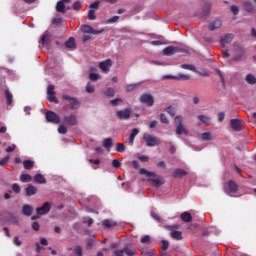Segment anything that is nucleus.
<instances>
[{"label":"nucleus","instance_id":"obj_1","mask_svg":"<svg viewBox=\"0 0 256 256\" xmlns=\"http://www.w3.org/2000/svg\"><path fill=\"white\" fill-rule=\"evenodd\" d=\"M139 174L146 175V177H151L147 181L152 183V185L154 187H161V185H165V180L163 178H161L160 176H157V174L155 172H149L145 168H140Z\"/></svg>","mask_w":256,"mask_h":256},{"label":"nucleus","instance_id":"obj_2","mask_svg":"<svg viewBox=\"0 0 256 256\" xmlns=\"http://www.w3.org/2000/svg\"><path fill=\"white\" fill-rule=\"evenodd\" d=\"M51 211V203L45 202L42 206L36 208V215L32 216V221L40 219L43 215H47Z\"/></svg>","mask_w":256,"mask_h":256},{"label":"nucleus","instance_id":"obj_3","mask_svg":"<svg viewBox=\"0 0 256 256\" xmlns=\"http://www.w3.org/2000/svg\"><path fill=\"white\" fill-rule=\"evenodd\" d=\"M174 125L176 127V135H189V131L183 125V116H176L174 118Z\"/></svg>","mask_w":256,"mask_h":256},{"label":"nucleus","instance_id":"obj_4","mask_svg":"<svg viewBox=\"0 0 256 256\" xmlns=\"http://www.w3.org/2000/svg\"><path fill=\"white\" fill-rule=\"evenodd\" d=\"M143 141H145L147 147H156L161 145V140L151 134H144Z\"/></svg>","mask_w":256,"mask_h":256},{"label":"nucleus","instance_id":"obj_5","mask_svg":"<svg viewBox=\"0 0 256 256\" xmlns=\"http://www.w3.org/2000/svg\"><path fill=\"white\" fill-rule=\"evenodd\" d=\"M45 117L48 123H53L54 125H59V123H61V117H59L58 114L53 111H47L45 113Z\"/></svg>","mask_w":256,"mask_h":256},{"label":"nucleus","instance_id":"obj_6","mask_svg":"<svg viewBox=\"0 0 256 256\" xmlns=\"http://www.w3.org/2000/svg\"><path fill=\"white\" fill-rule=\"evenodd\" d=\"M140 103H144L147 107H153L155 105V98L151 94H142L139 98Z\"/></svg>","mask_w":256,"mask_h":256},{"label":"nucleus","instance_id":"obj_7","mask_svg":"<svg viewBox=\"0 0 256 256\" xmlns=\"http://www.w3.org/2000/svg\"><path fill=\"white\" fill-rule=\"evenodd\" d=\"M163 81L167 80V79H174L175 81H189V79H191L190 75L187 74H178L176 76L173 75H165L162 77Z\"/></svg>","mask_w":256,"mask_h":256},{"label":"nucleus","instance_id":"obj_8","mask_svg":"<svg viewBox=\"0 0 256 256\" xmlns=\"http://www.w3.org/2000/svg\"><path fill=\"white\" fill-rule=\"evenodd\" d=\"M63 123L64 125H68L69 127H74V125H77V116H75V114L65 116L63 118Z\"/></svg>","mask_w":256,"mask_h":256},{"label":"nucleus","instance_id":"obj_9","mask_svg":"<svg viewBox=\"0 0 256 256\" xmlns=\"http://www.w3.org/2000/svg\"><path fill=\"white\" fill-rule=\"evenodd\" d=\"M117 119L127 120L131 117V109L126 108L124 110H119L116 112Z\"/></svg>","mask_w":256,"mask_h":256},{"label":"nucleus","instance_id":"obj_10","mask_svg":"<svg viewBox=\"0 0 256 256\" xmlns=\"http://www.w3.org/2000/svg\"><path fill=\"white\" fill-rule=\"evenodd\" d=\"M112 65L113 61H111V59H106L99 63V67L104 73H109Z\"/></svg>","mask_w":256,"mask_h":256},{"label":"nucleus","instance_id":"obj_11","mask_svg":"<svg viewBox=\"0 0 256 256\" xmlns=\"http://www.w3.org/2000/svg\"><path fill=\"white\" fill-rule=\"evenodd\" d=\"M81 29L83 33H90L92 35H100V33H103V31H105V29L95 30L89 25H83Z\"/></svg>","mask_w":256,"mask_h":256},{"label":"nucleus","instance_id":"obj_12","mask_svg":"<svg viewBox=\"0 0 256 256\" xmlns=\"http://www.w3.org/2000/svg\"><path fill=\"white\" fill-rule=\"evenodd\" d=\"M233 41V34L228 33L220 39V47H227Z\"/></svg>","mask_w":256,"mask_h":256},{"label":"nucleus","instance_id":"obj_13","mask_svg":"<svg viewBox=\"0 0 256 256\" xmlns=\"http://www.w3.org/2000/svg\"><path fill=\"white\" fill-rule=\"evenodd\" d=\"M237 191H239V186H237V184L233 182V180H230L228 182V189L226 190V193L228 195H231V193H237Z\"/></svg>","mask_w":256,"mask_h":256},{"label":"nucleus","instance_id":"obj_14","mask_svg":"<svg viewBox=\"0 0 256 256\" xmlns=\"http://www.w3.org/2000/svg\"><path fill=\"white\" fill-rule=\"evenodd\" d=\"M41 44L42 45H47L51 43V32L45 31L42 36H41Z\"/></svg>","mask_w":256,"mask_h":256},{"label":"nucleus","instance_id":"obj_15","mask_svg":"<svg viewBox=\"0 0 256 256\" xmlns=\"http://www.w3.org/2000/svg\"><path fill=\"white\" fill-rule=\"evenodd\" d=\"M193 217H195V214H191L190 212H183L180 216V219H182L184 223H191V221H193Z\"/></svg>","mask_w":256,"mask_h":256},{"label":"nucleus","instance_id":"obj_16","mask_svg":"<svg viewBox=\"0 0 256 256\" xmlns=\"http://www.w3.org/2000/svg\"><path fill=\"white\" fill-rule=\"evenodd\" d=\"M22 214L26 217H31L33 215V207L31 205H24L22 207Z\"/></svg>","mask_w":256,"mask_h":256},{"label":"nucleus","instance_id":"obj_17","mask_svg":"<svg viewBox=\"0 0 256 256\" xmlns=\"http://www.w3.org/2000/svg\"><path fill=\"white\" fill-rule=\"evenodd\" d=\"M230 125H231V127L234 131H241V129H242L241 128V121H239L238 119H232L230 121Z\"/></svg>","mask_w":256,"mask_h":256},{"label":"nucleus","instance_id":"obj_18","mask_svg":"<svg viewBox=\"0 0 256 256\" xmlns=\"http://www.w3.org/2000/svg\"><path fill=\"white\" fill-rule=\"evenodd\" d=\"M26 197H31L33 195L37 194V187L33 186V185H29L26 189Z\"/></svg>","mask_w":256,"mask_h":256},{"label":"nucleus","instance_id":"obj_19","mask_svg":"<svg viewBox=\"0 0 256 256\" xmlns=\"http://www.w3.org/2000/svg\"><path fill=\"white\" fill-rule=\"evenodd\" d=\"M222 25V22L220 19H216L213 22L210 23L209 25V30L210 31H215V29H219Z\"/></svg>","mask_w":256,"mask_h":256},{"label":"nucleus","instance_id":"obj_20","mask_svg":"<svg viewBox=\"0 0 256 256\" xmlns=\"http://www.w3.org/2000/svg\"><path fill=\"white\" fill-rule=\"evenodd\" d=\"M185 175H187V171L181 168H177L176 170H174L172 177L179 178V177H185Z\"/></svg>","mask_w":256,"mask_h":256},{"label":"nucleus","instance_id":"obj_21","mask_svg":"<svg viewBox=\"0 0 256 256\" xmlns=\"http://www.w3.org/2000/svg\"><path fill=\"white\" fill-rule=\"evenodd\" d=\"M34 181L35 183H39L40 185H45V183H47V179H45V176H43L42 174H36L34 176Z\"/></svg>","mask_w":256,"mask_h":256},{"label":"nucleus","instance_id":"obj_22","mask_svg":"<svg viewBox=\"0 0 256 256\" xmlns=\"http://www.w3.org/2000/svg\"><path fill=\"white\" fill-rule=\"evenodd\" d=\"M198 120L201 121L204 125H211V118L206 115H198Z\"/></svg>","mask_w":256,"mask_h":256},{"label":"nucleus","instance_id":"obj_23","mask_svg":"<svg viewBox=\"0 0 256 256\" xmlns=\"http://www.w3.org/2000/svg\"><path fill=\"white\" fill-rule=\"evenodd\" d=\"M56 11L58 13H66L67 9L65 8V3L63 1H58L56 4Z\"/></svg>","mask_w":256,"mask_h":256},{"label":"nucleus","instance_id":"obj_24","mask_svg":"<svg viewBox=\"0 0 256 256\" xmlns=\"http://www.w3.org/2000/svg\"><path fill=\"white\" fill-rule=\"evenodd\" d=\"M163 53L164 55H175V53H177V48L176 47H173V46H169V47H166L164 50H163Z\"/></svg>","mask_w":256,"mask_h":256},{"label":"nucleus","instance_id":"obj_25","mask_svg":"<svg viewBox=\"0 0 256 256\" xmlns=\"http://www.w3.org/2000/svg\"><path fill=\"white\" fill-rule=\"evenodd\" d=\"M103 147L107 149V151H111V147H113V139L111 138L104 139Z\"/></svg>","mask_w":256,"mask_h":256},{"label":"nucleus","instance_id":"obj_26","mask_svg":"<svg viewBox=\"0 0 256 256\" xmlns=\"http://www.w3.org/2000/svg\"><path fill=\"white\" fill-rule=\"evenodd\" d=\"M170 237H172V239H176V241H181V239H183L181 231L177 230L170 232Z\"/></svg>","mask_w":256,"mask_h":256},{"label":"nucleus","instance_id":"obj_27","mask_svg":"<svg viewBox=\"0 0 256 256\" xmlns=\"http://www.w3.org/2000/svg\"><path fill=\"white\" fill-rule=\"evenodd\" d=\"M137 135H139V129L134 128L129 136L130 145H133V143L135 141V137H137Z\"/></svg>","mask_w":256,"mask_h":256},{"label":"nucleus","instance_id":"obj_28","mask_svg":"<svg viewBox=\"0 0 256 256\" xmlns=\"http://www.w3.org/2000/svg\"><path fill=\"white\" fill-rule=\"evenodd\" d=\"M66 49H75V38H69L68 41L65 42Z\"/></svg>","mask_w":256,"mask_h":256},{"label":"nucleus","instance_id":"obj_29","mask_svg":"<svg viewBox=\"0 0 256 256\" xmlns=\"http://www.w3.org/2000/svg\"><path fill=\"white\" fill-rule=\"evenodd\" d=\"M69 103L72 111L79 109L80 103L79 100H77V98L74 97Z\"/></svg>","mask_w":256,"mask_h":256},{"label":"nucleus","instance_id":"obj_30","mask_svg":"<svg viewBox=\"0 0 256 256\" xmlns=\"http://www.w3.org/2000/svg\"><path fill=\"white\" fill-rule=\"evenodd\" d=\"M5 97L7 101V105H13V94L9 90H5Z\"/></svg>","mask_w":256,"mask_h":256},{"label":"nucleus","instance_id":"obj_31","mask_svg":"<svg viewBox=\"0 0 256 256\" xmlns=\"http://www.w3.org/2000/svg\"><path fill=\"white\" fill-rule=\"evenodd\" d=\"M245 81L248 82L249 85H256V77L253 74H248L245 77Z\"/></svg>","mask_w":256,"mask_h":256},{"label":"nucleus","instance_id":"obj_32","mask_svg":"<svg viewBox=\"0 0 256 256\" xmlns=\"http://www.w3.org/2000/svg\"><path fill=\"white\" fill-rule=\"evenodd\" d=\"M33 180V177H31V175L29 174H21L20 176V181L22 183H29Z\"/></svg>","mask_w":256,"mask_h":256},{"label":"nucleus","instance_id":"obj_33","mask_svg":"<svg viewBox=\"0 0 256 256\" xmlns=\"http://www.w3.org/2000/svg\"><path fill=\"white\" fill-rule=\"evenodd\" d=\"M124 253H126V255H128V256H133V255H135V248H133L131 246H125Z\"/></svg>","mask_w":256,"mask_h":256},{"label":"nucleus","instance_id":"obj_34","mask_svg":"<svg viewBox=\"0 0 256 256\" xmlns=\"http://www.w3.org/2000/svg\"><path fill=\"white\" fill-rule=\"evenodd\" d=\"M203 141H213V135L211 132H204L201 135Z\"/></svg>","mask_w":256,"mask_h":256},{"label":"nucleus","instance_id":"obj_35","mask_svg":"<svg viewBox=\"0 0 256 256\" xmlns=\"http://www.w3.org/2000/svg\"><path fill=\"white\" fill-rule=\"evenodd\" d=\"M166 113H168V115H170L171 117H175V114L177 113V110L175 109V107L173 106H168L165 109Z\"/></svg>","mask_w":256,"mask_h":256},{"label":"nucleus","instance_id":"obj_36","mask_svg":"<svg viewBox=\"0 0 256 256\" xmlns=\"http://www.w3.org/2000/svg\"><path fill=\"white\" fill-rule=\"evenodd\" d=\"M244 11H247L248 13L253 12L254 11L253 4L251 2H245Z\"/></svg>","mask_w":256,"mask_h":256},{"label":"nucleus","instance_id":"obj_37","mask_svg":"<svg viewBox=\"0 0 256 256\" xmlns=\"http://www.w3.org/2000/svg\"><path fill=\"white\" fill-rule=\"evenodd\" d=\"M34 162L31 160H25L23 162L24 169H33Z\"/></svg>","mask_w":256,"mask_h":256},{"label":"nucleus","instance_id":"obj_38","mask_svg":"<svg viewBox=\"0 0 256 256\" xmlns=\"http://www.w3.org/2000/svg\"><path fill=\"white\" fill-rule=\"evenodd\" d=\"M87 17L89 21H95V19H97V16L95 15V10L94 9L89 10Z\"/></svg>","mask_w":256,"mask_h":256},{"label":"nucleus","instance_id":"obj_39","mask_svg":"<svg viewBox=\"0 0 256 256\" xmlns=\"http://www.w3.org/2000/svg\"><path fill=\"white\" fill-rule=\"evenodd\" d=\"M181 69H186L187 71H197L195 66H193L191 64H182Z\"/></svg>","mask_w":256,"mask_h":256},{"label":"nucleus","instance_id":"obj_40","mask_svg":"<svg viewBox=\"0 0 256 256\" xmlns=\"http://www.w3.org/2000/svg\"><path fill=\"white\" fill-rule=\"evenodd\" d=\"M89 79L90 81H99V79H101V76L97 73L90 72Z\"/></svg>","mask_w":256,"mask_h":256},{"label":"nucleus","instance_id":"obj_41","mask_svg":"<svg viewBox=\"0 0 256 256\" xmlns=\"http://www.w3.org/2000/svg\"><path fill=\"white\" fill-rule=\"evenodd\" d=\"M81 7H83V4H81V1H76V2H74L73 5H72V9H73L74 11H79V10H81Z\"/></svg>","mask_w":256,"mask_h":256},{"label":"nucleus","instance_id":"obj_42","mask_svg":"<svg viewBox=\"0 0 256 256\" xmlns=\"http://www.w3.org/2000/svg\"><path fill=\"white\" fill-rule=\"evenodd\" d=\"M86 93H95V86L91 85V83H87L85 88Z\"/></svg>","mask_w":256,"mask_h":256},{"label":"nucleus","instance_id":"obj_43","mask_svg":"<svg viewBox=\"0 0 256 256\" xmlns=\"http://www.w3.org/2000/svg\"><path fill=\"white\" fill-rule=\"evenodd\" d=\"M116 151H117L118 153H123V152H125V144H123V143H117V144H116Z\"/></svg>","mask_w":256,"mask_h":256},{"label":"nucleus","instance_id":"obj_44","mask_svg":"<svg viewBox=\"0 0 256 256\" xmlns=\"http://www.w3.org/2000/svg\"><path fill=\"white\" fill-rule=\"evenodd\" d=\"M243 55H245V51L243 49H240V55L234 56L233 61H242Z\"/></svg>","mask_w":256,"mask_h":256},{"label":"nucleus","instance_id":"obj_45","mask_svg":"<svg viewBox=\"0 0 256 256\" xmlns=\"http://www.w3.org/2000/svg\"><path fill=\"white\" fill-rule=\"evenodd\" d=\"M119 103H123V99L115 98L110 101V105H112V107H117V105H119Z\"/></svg>","mask_w":256,"mask_h":256},{"label":"nucleus","instance_id":"obj_46","mask_svg":"<svg viewBox=\"0 0 256 256\" xmlns=\"http://www.w3.org/2000/svg\"><path fill=\"white\" fill-rule=\"evenodd\" d=\"M139 87V84H129L126 86V91L130 93V91H135Z\"/></svg>","mask_w":256,"mask_h":256},{"label":"nucleus","instance_id":"obj_47","mask_svg":"<svg viewBox=\"0 0 256 256\" xmlns=\"http://www.w3.org/2000/svg\"><path fill=\"white\" fill-rule=\"evenodd\" d=\"M151 217L154 218L155 221H158V223H161L162 221L161 216H159L155 211H151Z\"/></svg>","mask_w":256,"mask_h":256},{"label":"nucleus","instance_id":"obj_48","mask_svg":"<svg viewBox=\"0 0 256 256\" xmlns=\"http://www.w3.org/2000/svg\"><path fill=\"white\" fill-rule=\"evenodd\" d=\"M160 121L165 125H169V119H167V115H165L164 113L160 114Z\"/></svg>","mask_w":256,"mask_h":256},{"label":"nucleus","instance_id":"obj_49","mask_svg":"<svg viewBox=\"0 0 256 256\" xmlns=\"http://www.w3.org/2000/svg\"><path fill=\"white\" fill-rule=\"evenodd\" d=\"M105 95H106V97H115V89L108 88Z\"/></svg>","mask_w":256,"mask_h":256},{"label":"nucleus","instance_id":"obj_50","mask_svg":"<svg viewBox=\"0 0 256 256\" xmlns=\"http://www.w3.org/2000/svg\"><path fill=\"white\" fill-rule=\"evenodd\" d=\"M74 253H75V255H77V256H83V248H81V246H77V247L74 249Z\"/></svg>","mask_w":256,"mask_h":256},{"label":"nucleus","instance_id":"obj_51","mask_svg":"<svg viewBox=\"0 0 256 256\" xmlns=\"http://www.w3.org/2000/svg\"><path fill=\"white\" fill-rule=\"evenodd\" d=\"M58 133H60V135H65L67 133V127H65V125H60L58 128Z\"/></svg>","mask_w":256,"mask_h":256},{"label":"nucleus","instance_id":"obj_52","mask_svg":"<svg viewBox=\"0 0 256 256\" xmlns=\"http://www.w3.org/2000/svg\"><path fill=\"white\" fill-rule=\"evenodd\" d=\"M48 101H50L51 103H55L56 105H58L59 103V100H57V97H55V94L49 95Z\"/></svg>","mask_w":256,"mask_h":256},{"label":"nucleus","instance_id":"obj_53","mask_svg":"<svg viewBox=\"0 0 256 256\" xmlns=\"http://www.w3.org/2000/svg\"><path fill=\"white\" fill-rule=\"evenodd\" d=\"M47 95H55V86H53V85L48 86Z\"/></svg>","mask_w":256,"mask_h":256},{"label":"nucleus","instance_id":"obj_54","mask_svg":"<svg viewBox=\"0 0 256 256\" xmlns=\"http://www.w3.org/2000/svg\"><path fill=\"white\" fill-rule=\"evenodd\" d=\"M143 256H155V251L154 250H145L142 252Z\"/></svg>","mask_w":256,"mask_h":256},{"label":"nucleus","instance_id":"obj_55","mask_svg":"<svg viewBox=\"0 0 256 256\" xmlns=\"http://www.w3.org/2000/svg\"><path fill=\"white\" fill-rule=\"evenodd\" d=\"M119 21V16H113L112 18L106 20V23L111 24V23H117Z\"/></svg>","mask_w":256,"mask_h":256},{"label":"nucleus","instance_id":"obj_56","mask_svg":"<svg viewBox=\"0 0 256 256\" xmlns=\"http://www.w3.org/2000/svg\"><path fill=\"white\" fill-rule=\"evenodd\" d=\"M83 223H85L86 225H93V223H95V220H93V218H84L83 219Z\"/></svg>","mask_w":256,"mask_h":256},{"label":"nucleus","instance_id":"obj_57","mask_svg":"<svg viewBox=\"0 0 256 256\" xmlns=\"http://www.w3.org/2000/svg\"><path fill=\"white\" fill-rule=\"evenodd\" d=\"M9 163V156H5L2 160H0V167H3Z\"/></svg>","mask_w":256,"mask_h":256},{"label":"nucleus","instance_id":"obj_58","mask_svg":"<svg viewBox=\"0 0 256 256\" xmlns=\"http://www.w3.org/2000/svg\"><path fill=\"white\" fill-rule=\"evenodd\" d=\"M112 166L115 167V169H119L121 167V162L117 159L112 160Z\"/></svg>","mask_w":256,"mask_h":256},{"label":"nucleus","instance_id":"obj_59","mask_svg":"<svg viewBox=\"0 0 256 256\" xmlns=\"http://www.w3.org/2000/svg\"><path fill=\"white\" fill-rule=\"evenodd\" d=\"M169 249V242L167 240H162V250L167 251Z\"/></svg>","mask_w":256,"mask_h":256},{"label":"nucleus","instance_id":"obj_60","mask_svg":"<svg viewBox=\"0 0 256 256\" xmlns=\"http://www.w3.org/2000/svg\"><path fill=\"white\" fill-rule=\"evenodd\" d=\"M15 149H17V145L12 144L11 146H8V147L6 148V153H13V151H14Z\"/></svg>","mask_w":256,"mask_h":256},{"label":"nucleus","instance_id":"obj_61","mask_svg":"<svg viewBox=\"0 0 256 256\" xmlns=\"http://www.w3.org/2000/svg\"><path fill=\"white\" fill-rule=\"evenodd\" d=\"M230 11L233 13V15H239V7L237 6H231Z\"/></svg>","mask_w":256,"mask_h":256},{"label":"nucleus","instance_id":"obj_62","mask_svg":"<svg viewBox=\"0 0 256 256\" xmlns=\"http://www.w3.org/2000/svg\"><path fill=\"white\" fill-rule=\"evenodd\" d=\"M12 189L14 193H21V187L19 186V184H13Z\"/></svg>","mask_w":256,"mask_h":256},{"label":"nucleus","instance_id":"obj_63","mask_svg":"<svg viewBox=\"0 0 256 256\" xmlns=\"http://www.w3.org/2000/svg\"><path fill=\"white\" fill-rule=\"evenodd\" d=\"M138 159L142 163H147L149 161V156L142 155V156H139Z\"/></svg>","mask_w":256,"mask_h":256},{"label":"nucleus","instance_id":"obj_64","mask_svg":"<svg viewBox=\"0 0 256 256\" xmlns=\"http://www.w3.org/2000/svg\"><path fill=\"white\" fill-rule=\"evenodd\" d=\"M149 241H151V237L149 235H146L141 239V243H149Z\"/></svg>","mask_w":256,"mask_h":256}]
</instances>
